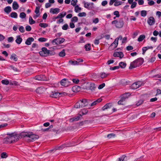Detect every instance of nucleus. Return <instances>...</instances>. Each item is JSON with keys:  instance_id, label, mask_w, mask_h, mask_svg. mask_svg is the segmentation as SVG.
I'll return each instance as SVG.
<instances>
[{"instance_id": "f257e3e1", "label": "nucleus", "mask_w": 161, "mask_h": 161, "mask_svg": "<svg viewBox=\"0 0 161 161\" xmlns=\"http://www.w3.org/2000/svg\"><path fill=\"white\" fill-rule=\"evenodd\" d=\"M8 136L4 139V141L7 143H12L17 141L20 138L21 135H17L14 133L8 134Z\"/></svg>"}, {"instance_id": "f03ea898", "label": "nucleus", "mask_w": 161, "mask_h": 161, "mask_svg": "<svg viewBox=\"0 0 161 161\" xmlns=\"http://www.w3.org/2000/svg\"><path fill=\"white\" fill-rule=\"evenodd\" d=\"M21 135L24 137H27V140L31 142L35 141L39 138V136L38 135L33 134L31 132L22 133Z\"/></svg>"}, {"instance_id": "7ed1b4c3", "label": "nucleus", "mask_w": 161, "mask_h": 161, "mask_svg": "<svg viewBox=\"0 0 161 161\" xmlns=\"http://www.w3.org/2000/svg\"><path fill=\"white\" fill-rule=\"evenodd\" d=\"M90 105V100L86 99H82L78 101L75 105V107L80 108Z\"/></svg>"}, {"instance_id": "20e7f679", "label": "nucleus", "mask_w": 161, "mask_h": 161, "mask_svg": "<svg viewBox=\"0 0 161 161\" xmlns=\"http://www.w3.org/2000/svg\"><path fill=\"white\" fill-rule=\"evenodd\" d=\"M144 62L143 59L142 58H140L134 60L131 62L129 67V69H132L141 65Z\"/></svg>"}, {"instance_id": "39448f33", "label": "nucleus", "mask_w": 161, "mask_h": 161, "mask_svg": "<svg viewBox=\"0 0 161 161\" xmlns=\"http://www.w3.org/2000/svg\"><path fill=\"white\" fill-rule=\"evenodd\" d=\"M112 24L114 25L117 28H121L124 25V22L123 21V18H120L119 20H114L112 22Z\"/></svg>"}, {"instance_id": "423d86ee", "label": "nucleus", "mask_w": 161, "mask_h": 161, "mask_svg": "<svg viewBox=\"0 0 161 161\" xmlns=\"http://www.w3.org/2000/svg\"><path fill=\"white\" fill-rule=\"evenodd\" d=\"M42 51H40L39 53L41 56H48L49 50L45 47H43L42 48Z\"/></svg>"}, {"instance_id": "0eeeda50", "label": "nucleus", "mask_w": 161, "mask_h": 161, "mask_svg": "<svg viewBox=\"0 0 161 161\" xmlns=\"http://www.w3.org/2000/svg\"><path fill=\"white\" fill-rule=\"evenodd\" d=\"M83 3L84 4V7L86 8L91 10L93 8V3H90L84 1Z\"/></svg>"}, {"instance_id": "6e6552de", "label": "nucleus", "mask_w": 161, "mask_h": 161, "mask_svg": "<svg viewBox=\"0 0 161 161\" xmlns=\"http://www.w3.org/2000/svg\"><path fill=\"white\" fill-rule=\"evenodd\" d=\"M35 78L36 80H47V78L46 76L42 75H40L35 77Z\"/></svg>"}, {"instance_id": "1a4fd4ad", "label": "nucleus", "mask_w": 161, "mask_h": 161, "mask_svg": "<svg viewBox=\"0 0 161 161\" xmlns=\"http://www.w3.org/2000/svg\"><path fill=\"white\" fill-rule=\"evenodd\" d=\"M90 100V105H89L90 106L92 107L96 105V104L102 101V99L101 98H99L97 99L93 102L92 103H91L92 102V101L91 100Z\"/></svg>"}, {"instance_id": "9d476101", "label": "nucleus", "mask_w": 161, "mask_h": 161, "mask_svg": "<svg viewBox=\"0 0 161 161\" xmlns=\"http://www.w3.org/2000/svg\"><path fill=\"white\" fill-rule=\"evenodd\" d=\"M141 85V82L140 81L136 82L133 83L131 86V88L133 89H136L139 88Z\"/></svg>"}, {"instance_id": "9b49d317", "label": "nucleus", "mask_w": 161, "mask_h": 161, "mask_svg": "<svg viewBox=\"0 0 161 161\" xmlns=\"http://www.w3.org/2000/svg\"><path fill=\"white\" fill-rule=\"evenodd\" d=\"M147 23L149 25H152L155 23V20L153 17H150L147 20Z\"/></svg>"}, {"instance_id": "f8f14e48", "label": "nucleus", "mask_w": 161, "mask_h": 161, "mask_svg": "<svg viewBox=\"0 0 161 161\" xmlns=\"http://www.w3.org/2000/svg\"><path fill=\"white\" fill-rule=\"evenodd\" d=\"M114 57H119L120 58H122L124 56V54L121 52H115L113 54Z\"/></svg>"}, {"instance_id": "ddd939ff", "label": "nucleus", "mask_w": 161, "mask_h": 161, "mask_svg": "<svg viewBox=\"0 0 161 161\" xmlns=\"http://www.w3.org/2000/svg\"><path fill=\"white\" fill-rule=\"evenodd\" d=\"M34 41V39L33 37H29L27 39L25 42V43L27 45H29L31 44V42H33Z\"/></svg>"}, {"instance_id": "4468645a", "label": "nucleus", "mask_w": 161, "mask_h": 161, "mask_svg": "<svg viewBox=\"0 0 161 161\" xmlns=\"http://www.w3.org/2000/svg\"><path fill=\"white\" fill-rule=\"evenodd\" d=\"M61 85L64 86H68V83L67 82V79H62L60 82Z\"/></svg>"}, {"instance_id": "2eb2a0df", "label": "nucleus", "mask_w": 161, "mask_h": 161, "mask_svg": "<svg viewBox=\"0 0 161 161\" xmlns=\"http://www.w3.org/2000/svg\"><path fill=\"white\" fill-rule=\"evenodd\" d=\"M118 43V39H115L114 42L110 46L109 48H110L113 47V48L114 49L117 47Z\"/></svg>"}, {"instance_id": "dca6fc26", "label": "nucleus", "mask_w": 161, "mask_h": 161, "mask_svg": "<svg viewBox=\"0 0 161 161\" xmlns=\"http://www.w3.org/2000/svg\"><path fill=\"white\" fill-rule=\"evenodd\" d=\"M60 12V9L58 8H51L50 10V12L53 14H57Z\"/></svg>"}, {"instance_id": "f3484780", "label": "nucleus", "mask_w": 161, "mask_h": 161, "mask_svg": "<svg viewBox=\"0 0 161 161\" xmlns=\"http://www.w3.org/2000/svg\"><path fill=\"white\" fill-rule=\"evenodd\" d=\"M45 90V88H44L40 87L36 89V92L39 94H42L43 93Z\"/></svg>"}, {"instance_id": "a211bd4d", "label": "nucleus", "mask_w": 161, "mask_h": 161, "mask_svg": "<svg viewBox=\"0 0 161 161\" xmlns=\"http://www.w3.org/2000/svg\"><path fill=\"white\" fill-rule=\"evenodd\" d=\"M19 5L17 2L14 1L12 4V8L14 10L18 9L19 8Z\"/></svg>"}, {"instance_id": "6ab92c4d", "label": "nucleus", "mask_w": 161, "mask_h": 161, "mask_svg": "<svg viewBox=\"0 0 161 161\" xmlns=\"http://www.w3.org/2000/svg\"><path fill=\"white\" fill-rule=\"evenodd\" d=\"M112 107V105L111 103H107L102 108V110H105L108 108H111Z\"/></svg>"}, {"instance_id": "aec40b11", "label": "nucleus", "mask_w": 161, "mask_h": 161, "mask_svg": "<svg viewBox=\"0 0 161 161\" xmlns=\"http://www.w3.org/2000/svg\"><path fill=\"white\" fill-rule=\"evenodd\" d=\"M88 111L87 109L85 108H83L81 109V111L80 112V113H81L82 114H79L80 116H82L83 115L86 114L88 113Z\"/></svg>"}, {"instance_id": "412c9836", "label": "nucleus", "mask_w": 161, "mask_h": 161, "mask_svg": "<svg viewBox=\"0 0 161 161\" xmlns=\"http://www.w3.org/2000/svg\"><path fill=\"white\" fill-rule=\"evenodd\" d=\"M11 8L10 6H7L4 9V11L7 14H8L11 12Z\"/></svg>"}, {"instance_id": "4be33fe9", "label": "nucleus", "mask_w": 161, "mask_h": 161, "mask_svg": "<svg viewBox=\"0 0 161 161\" xmlns=\"http://www.w3.org/2000/svg\"><path fill=\"white\" fill-rule=\"evenodd\" d=\"M16 38L17 39L15 40L16 43L18 44H20L22 41V38L19 35L17 36Z\"/></svg>"}, {"instance_id": "5701e85b", "label": "nucleus", "mask_w": 161, "mask_h": 161, "mask_svg": "<svg viewBox=\"0 0 161 161\" xmlns=\"http://www.w3.org/2000/svg\"><path fill=\"white\" fill-rule=\"evenodd\" d=\"M80 87L77 86H74L72 88V90L74 92H78L80 91Z\"/></svg>"}, {"instance_id": "b1692460", "label": "nucleus", "mask_w": 161, "mask_h": 161, "mask_svg": "<svg viewBox=\"0 0 161 161\" xmlns=\"http://www.w3.org/2000/svg\"><path fill=\"white\" fill-rule=\"evenodd\" d=\"M59 93L58 92H52L50 94V96L52 97L56 98L59 96Z\"/></svg>"}, {"instance_id": "393cba45", "label": "nucleus", "mask_w": 161, "mask_h": 161, "mask_svg": "<svg viewBox=\"0 0 161 161\" xmlns=\"http://www.w3.org/2000/svg\"><path fill=\"white\" fill-rule=\"evenodd\" d=\"M89 88L92 91H94L96 88V86L94 83H91L89 86Z\"/></svg>"}, {"instance_id": "a878e982", "label": "nucleus", "mask_w": 161, "mask_h": 161, "mask_svg": "<svg viewBox=\"0 0 161 161\" xmlns=\"http://www.w3.org/2000/svg\"><path fill=\"white\" fill-rule=\"evenodd\" d=\"M66 13L65 12H63L62 13H60L57 16V18H60L64 17L66 15Z\"/></svg>"}, {"instance_id": "bb28decb", "label": "nucleus", "mask_w": 161, "mask_h": 161, "mask_svg": "<svg viewBox=\"0 0 161 161\" xmlns=\"http://www.w3.org/2000/svg\"><path fill=\"white\" fill-rule=\"evenodd\" d=\"M129 95H130V93H126L122 96L121 99H124V101H125V99L128 98V96Z\"/></svg>"}, {"instance_id": "cd10ccee", "label": "nucleus", "mask_w": 161, "mask_h": 161, "mask_svg": "<svg viewBox=\"0 0 161 161\" xmlns=\"http://www.w3.org/2000/svg\"><path fill=\"white\" fill-rule=\"evenodd\" d=\"M80 119V116H77L73 118H71L70 119V121L71 122H73L74 121H77Z\"/></svg>"}, {"instance_id": "c85d7f7f", "label": "nucleus", "mask_w": 161, "mask_h": 161, "mask_svg": "<svg viewBox=\"0 0 161 161\" xmlns=\"http://www.w3.org/2000/svg\"><path fill=\"white\" fill-rule=\"evenodd\" d=\"M10 16L12 18H17L18 14L15 12H12L10 14Z\"/></svg>"}, {"instance_id": "c756f323", "label": "nucleus", "mask_w": 161, "mask_h": 161, "mask_svg": "<svg viewBox=\"0 0 161 161\" xmlns=\"http://www.w3.org/2000/svg\"><path fill=\"white\" fill-rule=\"evenodd\" d=\"M10 59L13 60L15 61H16L18 60L17 56L14 53H13L11 55Z\"/></svg>"}, {"instance_id": "7c9ffc66", "label": "nucleus", "mask_w": 161, "mask_h": 161, "mask_svg": "<svg viewBox=\"0 0 161 161\" xmlns=\"http://www.w3.org/2000/svg\"><path fill=\"white\" fill-rule=\"evenodd\" d=\"M65 40V39L63 38H57V44H60L62 43H63Z\"/></svg>"}, {"instance_id": "2f4dec72", "label": "nucleus", "mask_w": 161, "mask_h": 161, "mask_svg": "<svg viewBox=\"0 0 161 161\" xmlns=\"http://www.w3.org/2000/svg\"><path fill=\"white\" fill-rule=\"evenodd\" d=\"M65 50L64 49L59 53L58 55L61 57H64L65 55Z\"/></svg>"}, {"instance_id": "473e14b6", "label": "nucleus", "mask_w": 161, "mask_h": 161, "mask_svg": "<svg viewBox=\"0 0 161 161\" xmlns=\"http://www.w3.org/2000/svg\"><path fill=\"white\" fill-rule=\"evenodd\" d=\"M69 64L74 65H78V62L77 61L70 60L69 61Z\"/></svg>"}, {"instance_id": "72a5a7b5", "label": "nucleus", "mask_w": 161, "mask_h": 161, "mask_svg": "<svg viewBox=\"0 0 161 161\" xmlns=\"http://www.w3.org/2000/svg\"><path fill=\"white\" fill-rule=\"evenodd\" d=\"M85 48L86 49V51H89L91 50V45L89 43H88L87 44H86L85 46Z\"/></svg>"}, {"instance_id": "f704fd0d", "label": "nucleus", "mask_w": 161, "mask_h": 161, "mask_svg": "<svg viewBox=\"0 0 161 161\" xmlns=\"http://www.w3.org/2000/svg\"><path fill=\"white\" fill-rule=\"evenodd\" d=\"M7 116L4 115L3 114L0 115V120L3 121V120H6Z\"/></svg>"}, {"instance_id": "c9c22d12", "label": "nucleus", "mask_w": 161, "mask_h": 161, "mask_svg": "<svg viewBox=\"0 0 161 161\" xmlns=\"http://www.w3.org/2000/svg\"><path fill=\"white\" fill-rule=\"evenodd\" d=\"M145 35H140L138 39V41L139 42L142 41L145 38Z\"/></svg>"}, {"instance_id": "e433bc0d", "label": "nucleus", "mask_w": 161, "mask_h": 161, "mask_svg": "<svg viewBox=\"0 0 161 161\" xmlns=\"http://www.w3.org/2000/svg\"><path fill=\"white\" fill-rule=\"evenodd\" d=\"M29 22L31 25L34 24L35 23V21L33 20L32 17L31 16L29 17Z\"/></svg>"}, {"instance_id": "4c0bfd02", "label": "nucleus", "mask_w": 161, "mask_h": 161, "mask_svg": "<svg viewBox=\"0 0 161 161\" xmlns=\"http://www.w3.org/2000/svg\"><path fill=\"white\" fill-rule=\"evenodd\" d=\"M126 64L123 62H120L119 63V66L121 68H124L126 66Z\"/></svg>"}, {"instance_id": "58836bf2", "label": "nucleus", "mask_w": 161, "mask_h": 161, "mask_svg": "<svg viewBox=\"0 0 161 161\" xmlns=\"http://www.w3.org/2000/svg\"><path fill=\"white\" fill-rule=\"evenodd\" d=\"M2 83L4 85H7L9 84V81L7 80H3L1 81Z\"/></svg>"}, {"instance_id": "ea45409f", "label": "nucleus", "mask_w": 161, "mask_h": 161, "mask_svg": "<svg viewBox=\"0 0 161 161\" xmlns=\"http://www.w3.org/2000/svg\"><path fill=\"white\" fill-rule=\"evenodd\" d=\"M26 16V14L25 13L22 12L20 14L19 17L22 19H24L25 18Z\"/></svg>"}, {"instance_id": "a19ab883", "label": "nucleus", "mask_w": 161, "mask_h": 161, "mask_svg": "<svg viewBox=\"0 0 161 161\" xmlns=\"http://www.w3.org/2000/svg\"><path fill=\"white\" fill-rule=\"evenodd\" d=\"M141 15L142 17H145L147 15V12L145 10H142L141 11Z\"/></svg>"}, {"instance_id": "79ce46f5", "label": "nucleus", "mask_w": 161, "mask_h": 161, "mask_svg": "<svg viewBox=\"0 0 161 161\" xmlns=\"http://www.w3.org/2000/svg\"><path fill=\"white\" fill-rule=\"evenodd\" d=\"M122 3V2L121 1H116L115 3H114V6H118L121 5Z\"/></svg>"}, {"instance_id": "37998d69", "label": "nucleus", "mask_w": 161, "mask_h": 161, "mask_svg": "<svg viewBox=\"0 0 161 161\" xmlns=\"http://www.w3.org/2000/svg\"><path fill=\"white\" fill-rule=\"evenodd\" d=\"M144 102V100L142 99H140L139 101H138L136 103V105L137 106H139L143 103V102Z\"/></svg>"}, {"instance_id": "c03bdc74", "label": "nucleus", "mask_w": 161, "mask_h": 161, "mask_svg": "<svg viewBox=\"0 0 161 161\" xmlns=\"http://www.w3.org/2000/svg\"><path fill=\"white\" fill-rule=\"evenodd\" d=\"M115 135L113 133H111L107 135V137L108 138H114L115 137Z\"/></svg>"}, {"instance_id": "a18cd8bd", "label": "nucleus", "mask_w": 161, "mask_h": 161, "mask_svg": "<svg viewBox=\"0 0 161 161\" xmlns=\"http://www.w3.org/2000/svg\"><path fill=\"white\" fill-rule=\"evenodd\" d=\"M39 25L40 27L43 28H46L48 26L47 24L44 23H41L39 24Z\"/></svg>"}, {"instance_id": "49530a36", "label": "nucleus", "mask_w": 161, "mask_h": 161, "mask_svg": "<svg viewBox=\"0 0 161 161\" xmlns=\"http://www.w3.org/2000/svg\"><path fill=\"white\" fill-rule=\"evenodd\" d=\"M47 39L44 37H41L38 39L39 41L40 42H45L47 41Z\"/></svg>"}, {"instance_id": "de8ad7c7", "label": "nucleus", "mask_w": 161, "mask_h": 161, "mask_svg": "<svg viewBox=\"0 0 161 161\" xmlns=\"http://www.w3.org/2000/svg\"><path fill=\"white\" fill-rule=\"evenodd\" d=\"M57 38H56L52 41L51 43L53 45H58V44L57 43Z\"/></svg>"}, {"instance_id": "09e8293b", "label": "nucleus", "mask_w": 161, "mask_h": 161, "mask_svg": "<svg viewBox=\"0 0 161 161\" xmlns=\"http://www.w3.org/2000/svg\"><path fill=\"white\" fill-rule=\"evenodd\" d=\"M40 8L38 7H36V8L35 12L36 14H40Z\"/></svg>"}, {"instance_id": "8fccbe9b", "label": "nucleus", "mask_w": 161, "mask_h": 161, "mask_svg": "<svg viewBox=\"0 0 161 161\" xmlns=\"http://www.w3.org/2000/svg\"><path fill=\"white\" fill-rule=\"evenodd\" d=\"M10 67L14 71H16V72H19V70L17 68L15 67H14L12 65H11Z\"/></svg>"}, {"instance_id": "3c124183", "label": "nucleus", "mask_w": 161, "mask_h": 161, "mask_svg": "<svg viewBox=\"0 0 161 161\" xmlns=\"http://www.w3.org/2000/svg\"><path fill=\"white\" fill-rule=\"evenodd\" d=\"M108 75V74H106L105 73H102L100 75V76L102 78H104L106 77Z\"/></svg>"}, {"instance_id": "603ef678", "label": "nucleus", "mask_w": 161, "mask_h": 161, "mask_svg": "<svg viewBox=\"0 0 161 161\" xmlns=\"http://www.w3.org/2000/svg\"><path fill=\"white\" fill-rule=\"evenodd\" d=\"M78 18L76 16H74L71 19V21L72 22H77L78 21Z\"/></svg>"}, {"instance_id": "864d4df0", "label": "nucleus", "mask_w": 161, "mask_h": 161, "mask_svg": "<svg viewBox=\"0 0 161 161\" xmlns=\"http://www.w3.org/2000/svg\"><path fill=\"white\" fill-rule=\"evenodd\" d=\"M55 54V52L53 51L49 50L48 56V55H53Z\"/></svg>"}, {"instance_id": "5fc2aeb1", "label": "nucleus", "mask_w": 161, "mask_h": 161, "mask_svg": "<svg viewBox=\"0 0 161 161\" xmlns=\"http://www.w3.org/2000/svg\"><path fill=\"white\" fill-rule=\"evenodd\" d=\"M131 4V5L130 8H133L136 6L137 3L136 2H133Z\"/></svg>"}, {"instance_id": "6e6d98bb", "label": "nucleus", "mask_w": 161, "mask_h": 161, "mask_svg": "<svg viewBox=\"0 0 161 161\" xmlns=\"http://www.w3.org/2000/svg\"><path fill=\"white\" fill-rule=\"evenodd\" d=\"M1 157L2 158H6L7 157L6 153L3 152L1 154Z\"/></svg>"}, {"instance_id": "4d7b16f0", "label": "nucleus", "mask_w": 161, "mask_h": 161, "mask_svg": "<svg viewBox=\"0 0 161 161\" xmlns=\"http://www.w3.org/2000/svg\"><path fill=\"white\" fill-rule=\"evenodd\" d=\"M68 28V25L67 24H65L62 27V29L63 30H66Z\"/></svg>"}, {"instance_id": "13d9d810", "label": "nucleus", "mask_w": 161, "mask_h": 161, "mask_svg": "<svg viewBox=\"0 0 161 161\" xmlns=\"http://www.w3.org/2000/svg\"><path fill=\"white\" fill-rule=\"evenodd\" d=\"M81 9V8L79 7L78 6H76L75 7V11L76 12H78V11L80 10Z\"/></svg>"}, {"instance_id": "bf43d9fd", "label": "nucleus", "mask_w": 161, "mask_h": 161, "mask_svg": "<svg viewBox=\"0 0 161 161\" xmlns=\"http://www.w3.org/2000/svg\"><path fill=\"white\" fill-rule=\"evenodd\" d=\"M114 14L116 15V17L117 18L119 17L120 16L119 13L118 11H115L114 12Z\"/></svg>"}, {"instance_id": "052dcab7", "label": "nucleus", "mask_w": 161, "mask_h": 161, "mask_svg": "<svg viewBox=\"0 0 161 161\" xmlns=\"http://www.w3.org/2000/svg\"><path fill=\"white\" fill-rule=\"evenodd\" d=\"M125 157V155H122L121 157L119 158L118 161H125L124 160Z\"/></svg>"}, {"instance_id": "680f3d73", "label": "nucleus", "mask_w": 161, "mask_h": 161, "mask_svg": "<svg viewBox=\"0 0 161 161\" xmlns=\"http://www.w3.org/2000/svg\"><path fill=\"white\" fill-rule=\"evenodd\" d=\"M86 15V13L84 12L80 13L78 14V16L80 17L85 16Z\"/></svg>"}, {"instance_id": "e2e57ef3", "label": "nucleus", "mask_w": 161, "mask_h": 161, "mask_svg": "<svg viewBox=\"0 0 161 161\" xmlns=\"http://www.w3.org/2000/svg\"><path fill=\"white\" fill-rule=\"evenodd\" d=\"M19 31L21 33H23L25 32V30L23 26H21L19 28Z\"/></svg>"}, {"instance_id": "0e129e2a", "label": "nucleus", "mask_w": 161, "mask_h": 161, "mask_svg": "<svg viewBox=\"0 0 161 161\" xmlns=\"http://www.w3.org/2000/svg\"><path fill=\"white\" fill-rule=\"evenodd\" d=\"M77 1V0H72L71 2V4L73 6H75L76 4Z\"/></svg>"}, {"instance_id": "69168bd1", "label": "nucleus", "mask_w": 161, "mask_h": 161, "mask_svg": "<svg viewBox=\"0 0 161 161\" xmlns=\"http://www.w3.org/2000/svg\"><path fill=\"white\" fill-rule=\"evenodd\" d=\"M25 29L26 31H30L31 30V28L30 25H28L25 27Z\"/></svg>"}, {"instance_id": "338daca9", "label": "nucleus", "mask_w": 161, "mask_h": 161, "mask_svg": "<svg viewBox=\"0 0 161 161\" xmlns=\"http://www.w3.org/2000/svg\"><path fill=\"white\" fill-rule=\"evenodd\" d=\"M73 82L75 84H78L79 82V80L77 79H73L72 80Z\"/></svg>"}, {"instance_id": "774afa93", "label": "nucleus", "mask_w": 161, "mask_h": 161, "mask_svg": "<svg viewBox=\"0 0 161 161\" xmlns=\"http://www.w3.org/2000/svg\"><path fill=\"white\" fill-rule=\"evenodd\" d=\"M147 50V48L145 47H143L142 48V54H144L146 52Z\"/></svg>"}]
</instances>
